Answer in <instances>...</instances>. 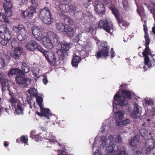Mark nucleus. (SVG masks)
I'll return each mask as SVG.
<instances>
[{
    "label": "nucleus",
    "instance_id": "obj_48",
    "mask_svg": "<svg viewBox=\"0 0 155 155\" xmlns=\"http://www.w3.org/2000/svg\"><path fill=\"white\" fill-rule=\"evenodd\" d=\"M19 42L16 39H13L12 41L11 45L13 48L19 45Z\"/></svg>",
    "mask_w": 155,
    "mask_h": 155
},
{
    "label": "nucleus",
    "instance_id": "obj_39",
    "mask_svg": "<svg viewBox=\"0 0 155 155\" xmlns=\"http://www.w3.org/2000/svg\"><path fill=\"white\" fill-rule=\"evenodd\" d=\"M36 101L40 108L43 106L42 105L43 99L41 97L39 96H37L36 97Z\"/></svg>",
    "mask_w": 155,
    "mask_h": 155
},
{
    "label": "nucleus",
    "instance_id": "obj_44",
    "mask_svg": "<svg viewBox=\"0 0 155 155\" xmlns=\"http://www.w3.org/2000/svg\"><path fill=\"white\" fill-rule=\"evenodd\" d=\"M122 3L124 9L126 11L128 10L129 8V6L127 1L126 0H123Z\"/></svg>",
    "mask_w": 155,
    "mask_h": 155
},
{
    "label": "nucleus",
    "instance_id": "obj_2",
    "mask_svg": "<svg viewBox=\"0 0 155 155\" xmlns=\"http://www.w3.org/2000/svg\"><path fill=\"white\" fill-rule=\"evenodd\" d=\"M122 95L120 94L119 92H118L114 95V100L117 101L118 105L124 106L127 104L128 103V100L131 98V94L129 91L122 90Z\"/></svg>",
    "mask_w": 155,
    "mask_h": 155
},
{
    "label": "nucleus",
    "instance_id": "obj_59",
    "mask_svg": "<svg viewBox=\"0 0 155 155\" xmlns=\"http://www.w3.org/2000/svg\"><path fill=\"white\" fill-rule=\"evenodd\" d=\"M81 36V34H79V35L76 36L75 37V40H76V41H79V40L80 39V38Z\"/></svg>",
    "mask_w": 155,
    "mask_h": 155
},
{
    "label": "nucleus",
    "instance_id": "obj_37",
    "mask_svg": "<svg viewBox=\"0 0 155 155\" xmlns=\"http://www.w3.org/2000/svg\"><path fill=\"white\" fill-rule=\"evenodd\" d=\"M130 120L128 119H126L122 121H120L119 122H117L116 123V125L119 126H121L123 125L129 124Z\"/></svg>",
    "mask_w": 155,
    "mask_h": 155
},
{
    "label": "nucleus",
    "instance_id": "obj_42",
    "mask_svg": "<svg viewBox=\"0 0 155 155\" xmlns=\"http://www.w3.org/2000/svg\"><path fill=\"white\" fill-rule=\"evenodd\" d=\"M108 126L107 125H103L100 130V132L102 134H104L109 131V130L106 129L108 128Z\"/></svg>",
    "mask_w": 155,
    "mask_h": 155
},
{
    "label": "nucleus",
    "instance_id": "obj_8",
    "mask_svg": "<svg viewBox=\"0 0 155 155\" xmlns=\"http://www.w3.org/2000/svg\"><path fill=\"white\" fill-rule=\"evenodd\" d=\"M98 27L100 28H103L108 33L112 34L110 31L113 29V25L111 21L106 20L104 21L101 20L98 23Z\"/></svg>",
    "mask_w": 155,
    "mask_h": 155
},
{
    "label": "nucleus",
    "instance_id": "obj_57",
    "mask_svg": "<svg viewBox=\"0 0 155 155\" xmlns=\"http://www.w3.org/2000/svg\"><path fill=\"white\" fill-rule=\"evenodd\" d=\"M122 140L121 138V136H117L115 139V141L118 143L121 142Z\"/></svg>",
    "mask_w": 155,
    "mask_h": 155
},
{
    "label": "nucleus",
    "instance_id": "obj_23",
    "mask_svg": "<svg viewBox=\"0 0 155 155\" xmlns=\"http://www.w3.org/2000/svg\"><path fill=\"white\" fill-rule=\"evenodd\" d=\"M40 108L41 112L36 111L35 113L39 116L45 117L48 119V108H44L43 106Z\"/></svg>",
    "mask_w": 155,
    "mask_h": 155
},
{
    "label": "nucleus",
    "instance_id": "obj_45",
    "mask_svg": "<svg viewBox=\"0 0 155 155\" xmlns=\"http://www.w3.org/2000/svg\"><path fill=\"white\" fill-rule=\"evenodd\" d=\"M28 92L31 95L35 97L37 95L36 91L35 89H31L28 91Z\"/></svg>",
    "mask_w": 155,
    "mask_h": 155
},
{
    "label": "nucleus",
    "instance_id": "obj_25",
    "mask_svg": "<svg viewBox=\"0 0 155 155\" xmlns=\"http://www.w3.org/2000/svg\"><path fill=\"white\" fill-rule=\"evenodd\" d=\"M0 81L2 86V90L5 91V90L8 89L9 88L8 80L6 79L2 78L0 80Z\"/></svg>",
    "mask_w": 155,
    "mask_h": 155
},
{
    "label": "nucleus",
    "instance_id": "obj_19",
    "mask_svg": "<svg viewBox=\"0 0 155 155\" xmlns=\"http://www.w3.org/2000/svg\"><path fill=\"white\" fill-rule=\"evenodd\" d=\"M32 32L34 37L38 41H40L42 39L43 34L40 28L35 27L32 30Z\"/></svg>",
    "mask_w": 155,
    "mask_h": 155
},
{
    "label": "nucleus",
    "instance_id": "obj_24",
    "mask_svg": "<svg viewBox=\"0 0 155 155\" xmlns=\"http://www.w3.org/2000/svg\"><path fill=\"white\" fill-rule=\"evenodd\" d=\"M82 48H83L82 46L79 45L77 46L76 49L79 52L80 55L84 58H85L89 56V53L87 52V51L84 48L82 49Z\"/></svg>",
    "mask_w": 155,
    "mask_h": 155
},
{
    "label": "nucleus",
    "instance_id": "obj_52",
    "mask_svg": "<svg viewBox=\"0 0 155 155\" xmlns=\"http://www.w3.org/2000/svg\"><path fill=\"white\" fill-rule=\"evenodd\" d=\"M68 7L69 8L68 12L69 11L71 12L75 11L76 9V7L74 5H68Z\"/></svg>",
    "mask_w": 155,
    "mask_h": 155
},
{
    "label": "nucleus",
    "instance_id": "obj_7",
    "mask_svg": "<svg viewBox=\"0 0 155 155\" xmlns=\"http://www.w3.org/2000/svg\"><path fill=\"white\" fill-rule=\"evenodd\" d=\"M9 103L11 104L12 107L15 109L16 114H23L24 109L22 108V104L16 98L11 97L9 100Z\"/></svg>",
    "mask_w": 155,
    "mask_h": 155
},
{
    "label": "nucleus",
    "instance_id": "obj_3",
    "mask_svg": "<svg viewBox=\"0 0 155 155\" xmlns=\"http://www.w3.org/2000/svg\"><path fill=\"white\" fill-rule=\"evenodd\" d=\"M26 49L29 51H32L36 49L43 53V54L45 56L46 59L48 62V51L43 49L37 41L30 40L25 45Z\"/></svg>",
    "mask_w": 155,
    "mask_h": 155
},
{
    "label": "nucleus",
    "instance_id": "obj_41",
    "mask_svg": "<svg viewBox=\"0 0 155 155\" xmlns=\"http://www.w3.org/2000/svg\"><path fill=\"white\" fill-rule=\"evenodd\" d=\"M48 38L46 36H44L42 38V41L44 45L47 48L48 46Z\"/></svg>",
    "mask_w": 155,
    "mask_h": 155
},
{
    "label": "nucleus",
    "instance_id": "obj_64",
    "mask_svg": "<svg viewBox=\"0 0 155 155\" xmlns=\"http://www.w3.org/2000/svg\"><path fill=\"white\" fill-rule=\"evenodd\" d=\"M58 155H69L68 153H66L65 152H61Z\"/></svg>",
    "mask_w": 155,
    "mask_h": 155
},
{
    "label": "nucleus",
    "instance_id": "obj_34",
    "mask_svg": "<svg viewBox=\"0 0 155 155\" xmlns=\"http://www.w3.org/2000/svg\"><path fill=\"white\" fill-rule=\"evenodd\" d=\"M104 4L107 5L108 7L112 11L113 13V9H117L115 8L114 6L111 3V0H103Z\"/></svg>",
    "mask_w": 155,
    "mask_h": 155
},
{
    "label": "nucleus",
    "instance_id": "obj_53",
    "mask_svg": "<svg viewBox=\"0 0 155 155\" xmlns=\"http://www.w3.org/2000/svg\"><path fill=\"white\" fill-rule=\"evenodd\" d=\"M94 28L92 26H90L89 27H86L85 30L86 31L88 32L92 33L94 30Z\"/></svg>",
    "mask_w": 155,
    "mask_h": 155
},
{
    "label": "nucleus",
    "instance_id": "obj_33",
    "mask_svg": "<svg viewBox=\"0 0 155 155\" xmlns=\"http://www.w3.org/2000/svg\"><path fill=\"white\" fill-rule=\"evenodd\" d=\"M21 70L18 68H13L10 69L9 71L8 74V76L17 75L19 73Z\"/></svg>",
    "mask_w": 155,
    "mask_h": 155
},
{
    "label": "nucleus",
    "instance_id": "obj_36",
    "mask_svg": "<svg viewBox=\"0 0 155 155\" xmlns=\"http://www.w3.org/2000/svg\"><path fill=\"white\" fill-rule=\"evenodd\" d=\"M66 25H65L62 23H57L56 25V28L57 29L61 31H64Z\"/></svg>",
    "mask_w": 155,
    "mask_h": 155
},
{
    "label": "nucleus",
    "instance_id": "obj_14",
    "mask_svg": "<svg viewBox=\"0 0 155 155\" xmlns=\"http://www.w3.org/2000/svg\"><path fill=\"white\" fill-rule=\"evenodd\" d=\"M113 14L117 19L119 26L122 28L128 26L129 23L124 21L123 18L119 15L118 11L117 9H113Z\"/></svg>",
    "mask_w": 155,
    "mask_h": 155
},
{
    "label": "nucleus",
    "instance_id": "obj_29",
    "mask_svg": "<svg viewBox=\"0 0 155 155\" xmlns=\"http://www.w3.org/2000/svg\"><path fill=\"white\" fill-rule=\"evenodd\" d=\"M58 7L60 10L63 12H68L69 8L68 5L60 3L58 5Z\"/></svg>",
    "mask_w": 155,
    "mask_h": 155
},
{
    "label": "nucleus",
    "instance_id": "obj_60",
    "mask_svg": "<svg viewBox=\"0 0 155 155\" xmlns=\"http://www.w3.org/2000/svg\"><path fill=\"white\" fill-rule=\"evenodd\" d=\"M145 101L146 104L148 105H150L151 104V101L150 100L145 99Z\"/></svg>",
    "mask_w": 155,
    "mask_h": 155
},
{
    "label": "nucleus",
    "instance_id": "obj_51",
    "mask_svg": "<svg viewBox=\"0 0 155 155\" xmlns=\"http://www.w3.org/2000/svg\"><path fill=\"white\" fill-rule=\"evenodd\" d=\"M20 140L22 143H24L25 144H28L27 143L28 139L25 137V136H21Z\"/></svg>",
    "mask_w": 155,
    "mask_h": 155
},
{
    "label": "nucleus",
    "instance_id": "obj_30",
    "mask_svg": "<svg viewBox=\"0 0 155 155\" xmlns=\"http://www.w3.org/2000/svg\"><path fill=\"white\" fill-rule=\"evenodd\" d=\"M133 155H147L142 149H136L132 151Z\"/></svg>",
    "mask_w": 155,
    "mask_h": 155
},
{
    "label": "nucleus",
    "instance_id": "obj_17",
    "mask_svg": "<svg viewBox=\"0 0 155 155\" xmlns=\"http://www.w3.org/2000/svg\"><path fill=\"white\" fill-rule=\"evenodd\" d=\"M48 7H45L41 10L39 16L41 20L45 24H48Z\"/></svg>",
    "mask_w": 155,
    "mask_h": 155
},
{
    "label": "nucleus",
    "instance_id": "obj_32",
    "mask_svg": "<svg viewBox=\"0 0 155 155\" xmlns=\"http://www.w3.org/2000/svg\"><path fill=\"white\" fill-rule=\"evenodd\" d=\"M79 14L82 15L84 19L87 20L88 18H91L92 15L89 12H87L85 13H83L81 11L78 12Z\"/></svg>",
    "mask_w": 155,
    "mask_h": 155
},
{
    "label": "nucleus",
    "instance_id": "obj_22",
    "mask_svg": "<svg viewBox=\"0 0 155 155\" xmlns=\"http://www.w3.org/2000/svg\"><path fill=\"white\" fill-rule=\"evenodd\" d=\"M125 112L124 110H119L114 113V115L116 119L115 123L117 122H119L122 120L124 117Z\"/></svg>",
    "mask_w": 155,
    "mask_h": 155
},
{
    "label": "nucleus",
    "instance_id": "obj_11",
    "mask_svg": "<svg viewBox=\"0 0 155 155\" xmlns=\"http://www.w3.org/2000/svg\"><path fill=\"white\" fill-rule=\"evenodd\" d=\"M109 140V144L108 146L106 147V149L107 151V155H113L114 154V152L117 150H119L118 149V146L114 144L113 142L112 141V140L114 139L113 136H108V138Z\"/></svg>",
    "mask_w": 155,
    "mask_h": 155
},
{
    "label": "nucleus",
    "instance_id": "obj_49",
    "mask_svg": "<svg viewBox=\"0 0 155 155\" xmlns=\"http://www.w3.org/2000/svg\"><path fill=\"white\" fill-rule=\"evenodd\" d=\"M65 21L70 25H72L73 24V21L68 16L65 19Z\"/></svg>",
    "mask_w": 155,
    "mask_h": 155
},
{
    "label": "nucleus",
    "instance_id": "obj_62",
    "mask_svg": "<svg viewBox=\"0 0 155 155\" xmlns=\"http://www.w3.org/2000/svg\"><path fill=\"white\" fill-rule=\"evenodd\" d=\"M137 12H138L139 14L140 15V16H141L142 15H143V10H142L141 12H140L139 11V9L138 8L137 9Z\"/></svg>",
    "mask_w": 155,
    "mask_h": 155
},
{
    "label": "nucleus",
    "instance_id": "obj_28",
    "mask_svg": "<svg viewBox=\"0 0 155 155\" xmlns=\"http://www.w3.org/2000/svg\"><path fill=\"white\" fill-rule=\"evenodd\" d=\"M81 60V58L79 56L74 55L71 62L72 66L77 67L79 63L80 62Z\"/></svg>",
    "mask_w": 155,
    "mask_h": 155
},
{
    "label": "nucleus",
    "instance_id": "obj_31",
    "mask_svg": "<svg viewBox=\"0 0 155 155\" xmlns=\"http://www.w3.org/2000/svg\"><path fill=\"white\" fill-rule=\"evenodd\" d=\"M22 71L24 72L21 74L23 75H25V73H27L28 72L30 71V68L28 66L27 64L25 62H23L22 66L21 67Z\"/></svg>",
    "mask_w": 155,
    "mask_h": 155
},
{
    "label": "nucleus",
    "instance_id": "obj_21",
    "mask_svg": "<svg viewBox=\"0 0 155 155\" xmlns=\"http://www.w3.org/2000/svg\"><path fill=\"white\" fill-rule=\"evenodd\" d=\"M110 48L107 46H104L103 47L101 51L97 52L95 56L97 58L101 57L102 56L106 58L108 56L109 50Z\"/></svg>",
    "mask_w": 155,
    "mask_h": 155
},
{
    "label": "nucleus",
    "instance_id": "obj_16",
    "mask_svg": "<svg viewBox=\"0 0 155 155\" xmlns=\"http://www.w3.org/2000/svg\"><path fill=\"white\" fill-rule=\"evenodd\" d=\"M57 36L52 31H49V49H51L55 46L58 43Z\"/></svg>",
    "mask_w": 155,
    "mask_h": 155
},
{
    "label": "nucleus",
    "instance_id": "obj_27",
    "mask_svg": "<svg viewBox=\"0 0 155 155\" xmlns=\"http://www.w3.org/2000/svg\"><path fill=\"white\" fill-rule=\"evenodd\" d=\"M49 55L51 56V58L50 59H49V61H50V63L52 65H56L57 60L54 53L53 51H49Z\"/></svg>",
    "mask_w": 155,
    "mask_h": 155
},
{
    "label": "nucleus",
    "instance_id": "obj_54",
    "mask_svg": "<svg viewBox=\"0 0 155 155\" xmlns=\"http://www.w3.org/2000/svg\"><path fill=\"white\" fill-rule=\"evenodd\" d=\"M140 133L141 134V136H145L147 134L148 132L147 130L145 129H142L140 130Z\"/></svg>",
    "mask_w": 155,
    "mask_h": 155
},
{
    "label": "nucleus",
    "instance_id": "obj_20",
    "mask_svg": "<svg viewBox=\"0 0 155 155\" xmlns=\"http://www.w3.org/2000/svg\"><path fill=\"white\" fill-rule=\"evenodd\" d=\"M22 50V48L17 47L15 48V50L11 52L10 55L13 58L18 59L20 57Z\"/></svg>",
    "mask_w": 155,
    "mask_h": 155
},
{
    "label": "nucleus",
    "instance_id": "obj_5",
    "mask_svg": "<svg viewBox=\"0 0 155 155\" xmlns=\"http://www.w3.org/2000/svg\"><path fill=\"white\" fill-rule=\"evenodd\" d=\"M13 31L14 33L16 34L19 41H23L27 39L28 35L27 31L22 25L19 24L17 26H14Z\"/></svg>",
    "mask_w": 155,
    "mask_h": 155
},
{
    "label": "nucleus",
    "instance_id": "obj_47",
    "mask_svg": "<svg viewBox=\"0 0 155 155\" xmlns=\"http://www.w3.org/2000/svg\"><path fill=\"white\" fill-rule=\"evenodd\" d=\"M6 2L3 4V7H12V3L11 2L10 0H4Z\"/></svg>",
    "mask_w": 155,
    "mask_h": 155
},
{
    "label": "nucleus",
    "instance_id": "obj_9",
    "mask_svg": "<svg viewBox=\"0 0 155 155\" xmlns=\"http://www.w3.org/2000/svg\"><path fill=\"white\" fill-rule=\"evenodd\" d=\"M155 140L153 138L147 140L145 143L146 147H144L143 144L142 143V147H140L147 155L155 147Z\"/></svg>",
    "mask_w": 155,
    "mask_h": 155
},
{
    "label": "nucleus",
    "instance_id": "obj_12",
    "mask_svg": "<svg viewBox=\"0 0 155 155\" xmlns=\"http://www.w3.org/2000/svg\"><path fill=\"white\" fill-rule=\"evenodd\" d=\"M140 136H134L132 139L129 140L130 146L131 147L132 150H136V149H140L142 147L141 143H139Z\"/></svg>",
    "mask_w": 155,
    "mask_h": 155
},
{
    "label": "nucleus",
    "instance_id": "obj_58",
    "mask_svg": "<svg viewBox=\"0 0 155 155\" xmlns=\"http://www.w3.org/2000/svg\"><path fill=\"white\" fill-rule=\"evenodd\" d=\"M49 19H50V20H49V24H51L53 21V18L52 17V15L50 14V12H49Z\"/></svg>",
    "mask_w": 155,
    "mask_h": 155
},
{
    "label": "nucleus",
    "instance_id": "obj_13",
    "mask_svg": "<svg viewBox=\"0 0 155 155\" xmlns=\"http://www.w3.org/2000/svg\"><path fill=\"white\" fill-rule=\"evenodd\" d=\"M94 5L96 12L100 15H104L105 12V8L103 3L99 0H96L94 2Z\"/></svg>",
    "mask_w": 155,
    "mask_h": 155
},
{
    "label": "nucleus",
    "instance_id": "obj_10",
    "mask_svg": "<svg viewBox=\"0 0 155 155\" xmlns=\"http://www.w3.org/2000/svg\"><path fill=\"white\" fill-rule=\"evenodd\" d=\"M17 84L21 87H27L31 83V80L29 78H25L21 76H17L15 78Z\"/></svg>",
    "mask_w": 155,
    "mask_h": 155
},
{
    "label": "nucleus",
    "instance_id": "obj_40",
    "mask_svg": "<svg viewBox=\"0 0 155 155\" xmlns=\"http://www.w3.org/2000/svg\"><path fill=\"white\" fill-rule=\"evenodd\" d=\"M92 48V44L91 43H88L87 45L83 48L87 52L89 53L90 52L91 48Z\"/></svg>",
    "mask_w": 155,
    "mask_h": 155
},
{
    "label": "nucleus",
    "instance_id": "obj_35",
    "mask_svg": "<svg viewBox=\"0 0 155 155\" xmlns=\"http://www.w3.org/2000/svg\"><path fill=\"white\" fill-rule=\"evenodd\" d=\"M12 7H3L5 12V14L7 17H9L12 15Z\"/></svg>",
    "mask_w": 155,
    "mask_h": 155
},
{
    "label": "nucleus",
    "instance_id": "obj_63",
    "mask_svg": "<svg viewBox=\"0 0 155 155\" xmlns=\"http://www.w3.org/2000/svg\"><path fill=\"white\" fill-rule=\"evenodd\" d=\"M101 153L98 150H96L94 154V155H101Z\"/></svg>",
    "mask_w": 155,
    "mask_h": 155
},
{
    "label": "nucleus",
    "instance_id": "obj_1",
    "mask_svg": "<svg viewBox=\"0 0 155 155\" xmlns=\"http://www.w3.org/2000/svg\"><path fill=\"white\" fill-rule=\"evenodd\" d=\"M143 30L145 33L144 38L145 40L146 48L142 53V55L144 57V64L148 66V68L152 67L154 65L155 60L150 61L149 57L148 56L151 54L149 47V45L150 43V40L149 38L148 34L147 28V25L145 24L143 25Z\"/></svg>",
    "mask_w": 155,
    "mask_h": 155
},
{
    "label": "nucleus",
    "instance_id": "obj_46",
    "mask_svg": "<svg viewBox=\"0 0 155 155\" xmlns=\"http://www.w3.org/2000/svg\"><path fill=\"white\" fill-rule=\"evenodd\" d=\"M102 145L101 146L102 147H103L107 144V140L106 136H102L101 137Z\"/></svg>",
    "mask_w": 155,
    "mask_h": 155
},
{
    "label": "nucleus",
    "instance_id": "obj_6",
    "mask_svg": "<svg viewBox=\"0 0 155 155\" xmlns=\"http://www.w3.org/2000/svg\"><path fill=\"white\" fill-rule=\"evenodd\" d=\"M60 45L61 46V48L57 50V53L62 60H64L66 59V57L69 55L68 51L70 48L71 43L70 42L64 41H61Z\"/></svg>",
    "mask_w": 155,
    "mask_h": 155
},
{
    "label": "nucleus",
    "instance_id": "obj_55",
    "mask_svg": "<svg viewBox=\"0 0 155 155\" xmlns=\"http://www.w3.org/2000/svg\"><path fill=\"white\" fill-rule=\"evenodd\" d=\"M32 139L35 140L37 142L41 140V136H30Z\"/></svg>",
    "mask_w": 155,
    "mask_h": 155
},
{
    "label": "nucleus",
    "instance_id": "obj_61",
    "mask_svg": "<svg viewBox=\"0 0 155 155\" xmlns=\"http://www.w3.org/2000/svg\"><path fill=\"white\" fill-rule=\"evenodd\" d=\"M43 83L45 84H47L48 81L47 79V78L46 77H43Z\"/></svg>",
    "mask_w": 155,
    "mask_h": 155
},
{
    "label": "nucleus",
    "instance_id": "obj_38",
    "mask_svg": "<svg viewBox=\"0 0 155 155\" xmlns=\"http://www.w3.org/2000/svg\"><path fill=\"white\" fill-rule=\"evenodd\" d=\"M0 21L5 23L9 22L8 18L3 13H0Z\"/></svg>",
    "mask_w": 155,
    "mask_h": 155
},
{
    "label": "nucleus",
    "instance_id": "obj_18",
    "mask_svg": "<svg viewBox=\"0 0 155 155\" xmlns=\"http://www.w3.org/2000/svg\"><path fill=\"white\" fill-rule=\"evenodd\" d=\"M141 107L137 103L134 104V109L131 113V116L133 118H137L141 115Z\"/></svg>",
    "mask_w": 155,
    "mask_h": 155
},
{
    "label": "nucleus",
    "instance_id": "obj_4",
    "mask_svg": "<svg viewBox=\"0 0 155 155\" xmlns=\"http://www.w3.org/2000/svg\"><path fill=\"white\" fill-rule=\"evenodd\" d=\"M0 37L2 39L0 43L2 46L6 45L11 38V33L6 24L0 26Z\"/></svg>",
    "mask_w": 155,
    "mask_h": 155
},
{
    "label": "nucleus",
    "instance_id": "obj_26",
    "mask_svg": "<svg viewBox=\"0 0 155 155\" xmlns=\"http://www.w3.org/2000/svg\"><path fill=\"white\" fill-rule=\"evenodd\" d=\"M64 31L65 32L67 35L71 38H72L74 36V30L73 28L70 26L66 25Z\"/></svg>",
    "mask_w": 155,
    "mask_h": 155
},
{
    "label": "nucleus",
    "instance_id": "obj_43",
    "mask_svg": "<svg viewBox=\"0 0 155 155\" xmlns=\"http://www.w3.org/2000/svg\"><path fill=\"white\" fill-rule=\"evenodd\" d=\"M6 65V62L4 58L0 57V69H2Z\"/></svg>",
    "mask_w": 155,
    "mask_h": 155
},
{
    "label": "nucleus",
    "instance_id": "obj_56",
    "mask_svg": "<svg viewBox=\"0 0 155 155\" xmlns=\"http://www.w3.org/2000/svg\"><path fill=\"white\" fill-rule=\"evenodd\" d=\"M124 148L123 151H120L119 152L116 154L115 155H128L126 153L125 150H124Z\"/></svg>",
    "mask_w": 155,
    "mask_h": 155
},
{
    "label": "nucleus",
    "instance_id": "obj_50",
    "mask_svg": "<svg viewBox=\"0 0 155 155\" xmlns=\"http://www.w3.org/2000/svg\"><path fill=\"white\" fill-rule=\"evenodd\" d=\"M146 6L148 8V10H150V13L153 14L154 19L155 20V8H154L152 9L151 7L148 5H147Z\"/></svg>",
    "mask_w": 155,
    "mask_h": 155
},
{
    "label": "nucleus",
    "instance_id": "obj_15",
    "mask_svg": "<svg viewBox=\"0 0 155 155\" xmlns=\"http://www.w3.org/2000/svg\"><path fill=\"white\" fill-rule=\"evenodd\" d=\"M35 12V8L33 6L29 7L25 11L21 12V16L25 19H31Z\"/></svg>",
    "mask_w": 155,
    "mask_h": 155
}]
</instances>
